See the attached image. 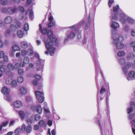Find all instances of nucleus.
Returning a JSON list of instances; mask_svg holds the SVG:
<instances>
[{"label": "nucleus", "mask_w": 135, "mask_h": 135, "mask_svg": "<svg viewBox=\"0 0 135 135\" xmlns=\"http://www.w3.org/2000/svg\"><path fill=\"white\" fill-rule=\"evenodd\" d=\"M39 30L43 34L47 33L48 38L44 40L45 46L47 50L45 52V54L48 55L49 52L51 56H53L56 49L55 46H58L59 45L57 39L54 37L51 30H49L47 32L46 28H44L42 30V26L40 24L39 26Z\"/></svg>", "instance_id": "f257e3e1"}, {"label": "nucleus", "mask_w": 135, "mask_h": 135, "mask_svg": "<svg viewBox=\"0 0 135 135\" xmlns=\"http://www.w3.org/2000/svg\"><path fill=\"white\" fill-rule=\"evenodd\" d=\"M125 52L123 51H120L117 53V56L119 57H123L125 55Z\"/></svg>", "instance_id": "bb28decb"}, {"label": "nucleus", "mask_w": 135, "mask_h": 135, "mask_svg": "<svg viewBox=\"0 0 135 135\" xmlns=\"http://www.w3.org/2000/svg\"><path fill=\"white\" fill-rule=\"evenodd\" d=\"M32 83L35 86H37V80H35L33 81Z\"/></svg>", "instance_id": "0e129e2a"}, {"label": "nucleus", "mask_w": 135, "mask_h": 135, "mask_svg": "<svg viewBox=\"0 0 135 135\" xmlns=\"http://www.w3.org/2000/svg\"><path fill=\"white\" fill-rule=\"evenodd\" d=\"M8 121H6L2 123L0 125V131L2 130V127H6L8 124Z\"/></svg>", "instance_id": "b1692460"}, {"label": "nucleus", "mask_w": 135, "mask_h": 135, "mask_svg": "<svg viewBox=\"0 0 135 135\" xmlns=\"http://www.w3.org/2000/svg\"><path fill=\"white\" fill-rule=\"evenodd\" d=\"M112 36L113 43L116 48L118 50L123 49L124 45L122 42L124 40L122 36L118 33H115L113 34Z\"/></svg>", "instance_id": "f03ea898"}, {"label": "nucleus", "mask_w": 135, "mask_h": 135, "mask_svg": "<svg viewBox=\"0 0 135 135\" xmlns=\"http://www.w3.org/2000/svg\"><path fill=\"white\" fill-rule=\"evenodd\" d=\"M26 127L25 124H23L22 125V128H21V131L22 132H24L25 131V129Z\"/></svg>", "instance_id": "4d7b16f0"}, {"label": "nucleus", "mask_w": 135, "mask_h": 135, "mask_svg": "<svg viewBox=\"0 0 135 135\" xmlns=\"http://www.w3.org/2000/svg\"><path fill=\"white\" fill-rule=\"evenodd\" d=\"M29 29V26L28 24L27 23L25 24L24 26V30L26 31V35L27 34V31Z\"/></svg>", "instance_id": "e433bc0d"}, {"label": "nucleus", "mask_w": 135, "mask_h": 135, "mask_svg": "<svg viewBox=\"0 0 135 135\" xmlns=\"http://www.w3.org/2000/svg\"><path fill=\"white\" fill-rule=\"evenodd\" d=\"M17 10V8L15 7L13 8L8 7L7 8V12L10 15H13L15 13Z\"/></svg>", "instance_id": "9d476101"}, {"label": "nucleus", "mask_w": 135, "mask_h": 135, "mask_svg": "<svg viewBox=\"0 0 135 135\" xmlns=\"http://www.w3.org/2000/svg\"><path fill=\"white\" fill-rule=\"evenodd\" d=\"M35 56L38 58V60L36 62V71L42 72L43 70L44 65L41 61L39 59V55L37 53L35 54Z\"/></svg>", "instance_id": "20e7f679"}, {"label": "nucleus", "mask_w": 135, "mask_h": 135, "mask_svg": "<svg viewBox=\"0 0 135 135\" xmlns=\"http://www.w3.org/2000/svg\"><path fill=\"white\" fill-rule=\"evenodd\" d=\"M119 61L122 64H123L125 62V60L123 58H121L119 60Z\"/></svg>", "instance_id": "13d9d810"}, {"label": "nucleus", "mask_w": 135, "mask_h": 135, "mask_svg": "<svg viewBox=\"0 0 135 135\" xmlns=\"http://www.w3.org/2000/svg\"><path fill=\"white\" fill-rule=\"evenodd\" d=\"M128 80H130L135 79V72L134 71H131L128 73V75L127 77Z\"/></svg>", "instance_id": "9b49d317"}, {"label": "nucleus", "mask_w": 135, "mask_h": 135, "mask_svg": "<svg viewBox=\"0 0 135 135\" xmlns=\"http://www.w3.org/2000/svg\"><path fill=\"white\" fill-rule=\"evenodd\" d=\"M21 62L20 64L18 63H16L15 65V68L16 69H17L19 68L20 66L22 67L21 65Z\"/></svg>", "instance_id": "79ce46f5"}, {"label": "nucleus", "mask_w": 135, "mask_h": 135, "mask_svg": "<svg viewBox=\"0 0 135 135\" xmlns=\"http://www.w3.org/2000/svg\"><path fill=\"white\" fill-rule=\"evenodd\" d=\"M27 124L29 125H30L32 123V121L31 119H28L27 120Z\"/></svg>", "instance_id": "69168bd1"}, {"label": "nucleus", "mask_w": 135, "mask_h": 135, "mask_svg": "<svg viewBox=\"0 0 135 135\" xmlns=\"http://www.w3.org/2000/svg\"><path fill=\"white\" fill-rule=\"evenodd\" d=\"M131 66V64L129 62H128L125 64L124 67L122 68V70L123 72L126 73L128 71V69Z\"/></svg>", "instance_id": "ddd939ff"}, {"label": "nucleus", "mask_w": 135, "mask_h": 135, "mask_svg": "<svg viewBox=\"0 0 135 135\" xmlns=\"http://www.w3.org/2000/svg\"><path fill=\"white\" fill-rule=\"evenodd\" d=\"M20 117L23 119L24 118L25 114L24 112L22 111H20L19 112Z\"/></svg>", "instance_id": "f704fd0d"}, {"label": "nucleus", "mask_w": 135, "mask_h": 135, "mask_svg": "<svg viewBox=\"0 0 135 135\" xmlns=\"http://www.w3.org/2000/svg\"><path fill=\"white\" fill-rule=\"evenodd\" d=\"M45 113L46 114H49L50 113V112L49 110V108L47 107H44V108Z\"/></svg>", "instance_id": "49530a36"}, {"label": "nucleus", "mask_w": 135, "mask_h": 135, "mask_svg": "<svg viewBox=\"0 0 135 135\" xmlns=\"http://www.w3.org/2000/svg\"><path fill=\"white\" fill-rule=\"evenodd\" d=\"M8 69L10 70H13L14 68V67L13 64L11 63H9L7 65Z\"/></svg>", "instance_id": "c756f323"}, {"label": "nucleus", "mask_w": 135, "mask_h": 135, "mask_svg": "<svg viewBox=\"0 0 135 135\" xmlns=\"http://www.w3.org/2000/svg\"><path fill=\"white\" fill-rule=\"evenodd\" d=\"M11 84L13 87H15L17 86V83L16 80H13L12 81Z\"/></svg>", "instance_id": "473e14b6"}, {"label": "nucleus", "mask_w": 135, "mask_h": 135, "mask_svg": "<svg viewBox=\"0 0 135 135\" xmlns=\"http://www.w3.org/2000/svg\"><path fill=\"white\" fill-rule=\"evenodd\" d=\"M19 9L22 12H24V9L21 6L20 7H19Z\"/></svg>", "instance_id": "680f3d73"}, {"label": "nucleus", "mask_w": 135, "mask_h": 135, "mask_svg": "<svg viewBox=\"0 0 135 135\" xmlns=\"http://www.w3.org/2000/svg\"><path fill=\"white\" fill-rule=\"evenodd\" d=\"M23 78L22 76H20L18 78V81L19 83H22L23 81Z\"/></svg>", "instance_id": "ea45409f"}, {"label": "nucleus", "mask_w": 135, "mask_h": 135, "mask_svg": "<svg viewBox=\"0 0 135 135\" xmlns=\"http://www.w3.org/2000/svg\"><path fill=\"white\" fill-rule=\"evenodd\" d=\"M55 24V22L54 21H50L48 24V27L50 28Z\"/></svg>", "instance_id": "4c0bfd02"}, {"label": "nucleus", "mask_w": 135, "mask_h": 135, "mask_svg": "<svg viewBox=\"0 0 135 135\" xmlns=\"http://www.w3.org/2000/svg\"><path fill=\"white\" fill-rule=\"evenodd\" d=\"M32 128L30 126H28L26 128V131L28 133H30L31 131Z\"/></svg>", "instance_id": "de8ad7c7"}, {"label": "nucleus", "mask_w": 135, "mask_h": 135, "mask_svg": "<svg viewBox=\"0 0 135 135\" xmlns=\"http://www.w3.org/2000/svg\"><path fill=\"white\" fill-rule=\"evenodd\" d=\"M130 105L131 108H128L127 109L128 113L131 112L133 110V109L135 108V103L133 102H132L130 103Z\"/></svg>", "instance_id": "dca6fc26"}, {"label": "nucleus", "mask_w": 135, "mask_h": 135, "mask_svg": "<svg viewBox=\"0 0 135 135\" xmlns=\"http://www.w3.org/2000/svg\"><path fill=\"white\" fill-rule=\"evenodd\" d=\"M3 61L4 62H8L9 60L8 57L7 55H5L4 57H3Z\"/></svg>", "instance_id": "09e8293b"}, {"label": "nucleus", "mask_w": 135, "mask_h": 135, "mask_svg": "<svg viewBox=\"0 0 135 135\" xmlns=\"http://www.w3.org/2000/svg\"><path fill=\"white\" fill-rule=\"evenodd\" d=\"M13 105L15 107L18 108L21 107L22 106L23 104L21 101L17 100L14 102Z\"/></svg>", "instance_id": "4468645a"}, {"label": "nucleus", "mask_w": 135, "mask_h": 135, "mask_svg": "<svg viewBox=\"0 0 135 135\" xmlns=\"http://www.w3.org/2000/svg\"><path fill=\"white\" fill-rule=\"evenodd\" d=\"M30 61L29 58L28 56H25L23 58V62H21V65L22 67H23L25 64H28Z\"/></svg>", "instance_id": "f8f14e48"}, {"label": "nucleus", "mask_w": 135, "mask_h": 135, "mask_svg": "<svg viewBox=\"0 0 135 135\" xmlns=\"http://www.w3.org/2000/svg\"><path fill=\"white\" fill-rule=\"evenodd\" d=\"M13 21L12 18L10 16H7L4 19V22L7 24H10Z\"/></svg>", "instance_id": "2eb2a0df"}, {"label": "nucleus", "mask_w": 135, "mask_h": 135, "mask_svg": "<svg viewBox=\"0 0 135 135\" xmlns=\"http://www.w3.org/2000/svg\"><path fill=\"white\" fill-rule=\"evenodd\" d=\"M129 29V27L127 26H125L123 28V30L125 31H127Z\"/></svg>", "instance_id": "774afa93"}, {"label": "nucleus", "mask_w": 135, "mask_h": 135, "mask_svg": "<svg viewBox=\"0 0 135 135\" xmlns=\"http://www.w3.org/2000/svg\"><path fill=\"white\" fill-rule=\"evenodd\" d=\"M11 32L10 30L8 29L7 30L6 33V35L7 36L9 35L10 33Z\"/></svg>", "instance_id": "e2e57ef3"}, {"label": "nucleus", "mask_w": 135, "mask_h": 135, "mask_svg": "<svg viewBox=\"0 0 135 135\" xmlns=\"http://www.w3.org/2000/svg\"><path fill=\"white\" fill-rule=\"evenodd\" d=\"M34 77L37 80H39L41 78V76L38 74H36L35 75Z\"/></svg>", "instance_id": "8fccbe9b"}, {"label": "nucleus", "mask_w": 135, "mask_h": 135, "mask_svg": "<svg viewBox=\"0 0 135 135\" xmlns=\"http://www.w3.org/2000/svg\"><path fill=\"white\" fill-rule=\"evenodd\" d=\"M1 91L2 93L4 95V99L7 100H9L10 99L9 95L10 93V89L7 87L4 86L3 87Z\"/></svg>", "instance_id": "39448f33"}, {"label": "nucleus", "mask_w": 135, "mask_h": 135, "mask_svg": "<svg viewBox=\"0 0 135 135\" xmlns=\"http://www.w3.org/2000/svg\"><path fill=\"white\" fill-rule=\"evenodd\" d=\"M114 1L113 0H109V1L108 4L110 7H111V5L113 2Z\"/></svg>", "instance_id": "bf43d9fd"}, {"label": "nucleus", "mask_w": 135, "mask_h": 135, "mask_svg": "<svg viewBox=\"0 0 135 135\" xmlns=\"http://www.w3.org/2000/svg\"><path fill=\"white\" fill-rule=\"evenodd\" d=\"M9 54L10 56L12 57L14 56V53L13 50H10L9 52Z\"/></svg>", "instance_id": "864d4df0"}, {"label": "nucleus", "mask_w": 135, "mask_h": 135, "mask_svg": "<svg viewBox=\"0 0 135 135\" xmlns=\"http://www.w3.org/2000/svg\"><path fill=\"white\" fill-rule=\"evenodd\" d=\"M12 50L13 51H19L20 50L19 47L17 45H14L12 47Z\"/></svg>", "instance_id": "4be33fe9"}, {"label": "nucleus", "mask_w": 135, "mask_h": 135, "mask_svg": "<svg viewBox=\"0 0 135 135\" xmlns=\"http://www.w3.org/2000/svg\"><path fill=\"white\" fill-rule=\"evenodd\" d=\"M5 55V54L4 51H0V58L2 59L3 58V57H4Z\"/></svg>", "instance_id": "c03bdc74"}, {"label": "nucleus", "mask_w": 135, "mask_h": 135, "mask_svg": "<svg viewBox=\"0 0 135 135\" xmlns=\"http://www.w3.org/2000/svg\"><path fill=\"white\" fill-rule=\"evenodd\" d=\"M119 8V6L118 5H117L113 7V11L115 13V15L113 16H112V20H116L118 19V18L116 16L118 14H120V12H121L122 11H120L119 10H118H118Z\"/></svg>", "instance_id": "0eeeda50"}, {"label": "nucleus", "mask_w": 135, "mask_h": 135, "mask_svg": "<svg viewBox=\"0 0 135 135\" xmlns=\"http://www.w3.org/2000/svg\"><path fill=\"white\" fill-rule=\"evenodd\" d=\"M36 110L38 113L41 114L42 112V108L40 105H38L36 107Z\"/></svg>", "instance_id": "aec40b11"}, {"label": "nucleus", "mask_w": 135, "mask_h": 135, "mask_svg": "<svg viewBox=\"0 0 135 135\" xmlns=\"http://www.w3.org/2000/svg\"><path fill=\"white\" fill-rule=\"evenodd\" d=\"M111 27L115 30H116L117 28L119 26V24L115 22L112 21L111 25Z\"/></svg>", "instance_id": "a211bd4d"}, {"label": "nucleus", "mask_w": 135, "mask_h": 135, "mask_svg": "<svg viewBox=\"0 0 135 135\" xmlns=\"http://www.w3.org/2000/svg\"><path fill=\"white\" fill-rule=\"evenodd\" d=\"M128 19L127 21L131 24H133L134 23L135 21L131 17L128 16L127 17Z\"/></svg>", "instance_id": "c85d7f7f"}, {"label": "nucleus", "mask_w": 135, "mask_h": 135, "mask_svg": "<svg viewBox=\"0 0 135 135\" xmlns=\"http://www.w3.org/2000/svg\"><path fill=\"white\" fill-rule=\"evenodd\" d=\"M131 34L132 36H135V31L133 29H131Z\"/></svg>", "instance_id": "5fc2aeb1"}, {"label": "nucleus", "mask_w": 135, "mask_h": 135, "mask_svg": "<svg viewBox=\"0 0 135 135\" xmlns=\"http://www.w3.org/2000/svg\"><path fill=\"white\" fill-rule=\"evenodd\" d=\"M34 53V52L32 48H31L28 49L27 51V54L28 56H32Z\"/></svg>", "instance_id": "393cba45"}, {"label": "nucleus", "mask_w": 135, "mask_h": 135, "mask_svg": "<svg viewBox=\"0 0 135 135\" xmlns=\"http://www.w3.org/2000/svg\"><path fill=\"white\" fill-rule=\"evenodd\" d=\"M1 12L2 13H6L7 12V9H6V8H3L1 10Z\"/></svg>", "instance_id": "052dcab7"}, {"label": "nucleus", "mask_w": 135, "mask_h": 135, "mask_svg": "<svg viewBox=\"0 0 135 135\" xmlns=\"http://www.w3.org/2000/svg\"><path fill=\"white\" fill-rule=\"evenodd\" d=\"M38 124L40 126H46V122L42 120L38 122Z\"/></svg>", "instance_id": "7c9ffc66"}, {"label": "nucleus", "mask_w": 135, "mask_h": 135, "mask_svg": "<svg viewBox=\"0 0 135 135\" xmlns=\"http://www.w3.org/2000/svg\"><path fill=\"white\" fill-rule=\"evenodd\" d=\"M7 69V67L6 65H3L0 68L1 71L2 73L5 72Z\"/></svg>", "instance_id": "2f4dec72"}, {"label": "nucleus", "mask_w": 135, "mask_h": 135, "mask_svg": "<svg viewBox=\"0 0 135 135\" xmlns=\"http://www.w3.org/2000/svg\"><path fill=\"white\" fill-rule=\"evenodd\" d=\"M20 92L18 93V96L20 97H22L23 95L26 94L27 93V89L24 86H21L20 88Z\"/></svg>", "instance_id": "1a4fd4ad"}, {"label": "nucleus", "mask_w": 135, "mask_h": 135, "mask_svg": "<svg viewBox=\"0 0 135 135\" xmlns=\"http://www.w3.org/2000/svg\"><path fill=\"white\" fill-rule=\"evenodd\" d=\"M7 3V1L6 0H0V3L1 4H6Z\"/></svg>", "instance_id": "603ef678"}, {"label": "nucleus", "mask_w": 135, "mask_h": 135, "mask_svg": "<svg viewBox=\"0 0 135 135\" xmlns=\"http://www.w3.org/2000/svg\"><path fill=\"white\" fill-rule=\"evenodd\" d=\"M132 129L134 134H135V129L134 128V127L135 128V120H134L132 122Z\"/></svg>", "instance_id": "cd10ccee"}, {"label": "nucleus", "mask_w": 135, "mask_h": 135, "mask_svg": "<svg viewBox=\"0 0 135 135\" xmlns=\"http://www.w3.org/2000/svg\"><path fill=\"white\" fill-rule=\"evenodd\" d=\"M29 16L30 18L32 19H33L34 17L33 13L32 10V9L30 10L29 13Z\"/></svg>", "instance_id": "c9c22d12"}, {"label": "nucleus", "mask_w": 135, "mask_h": 135, "mask_svg": "<svg viewBox=\"0 0 135 135\" xmlns=\"http://www.w3.org/2000/svg\"><path fill=\"white\" fill-rule=\"evenodd\" d=\"M23 33L22 30H18L17 32V35L18 37L20 38H22L23 36Z\"/></svg>", "instance_id": "5701e85b"}, {"label": "nucleus", "mask_w": 135, "mask_h": 135, "mask_svg": "<svg viewBox=\"0 0 135 135\" xmlns=\"http://www.w3.org/2000/svg\"><path fill=\"white\" fill-rule=\"evenodd\" d=\"M21 47L25 49L28 46V44L27 42L25 41H22L20 43Z\"/></svg>", "instance_id": "6ab92c4d"}, {"label": "nucleus", "mask_w": 135, "mask_h": 135, "mask_svg": "<svg viewBox=\"0 0 135 135\" xmlns=\"http://www.w3.org/2000/svg\"><path fill=\"white\" fill-rule=\"evenodd\" d=\"M16 24L17 25L13 24L11 25L10 29L11 32H15L21 27V24L19 22H17Z\"/></svg>", "instance_id": "423d86ee"}, {"label": "nucleus", "mask_w": 135, "mask_h": 135, "mask_svg": "<svg viewBox=\"0 0 135 135\" xmlns=\"http://www.w3.org/2000/svg\"><path fill=\"white\" fill-rule=\"evenodd\" d=\"M135 57V55L132 52L128 53L126 56L127 59L128 60H130L133 59Z\"/></svg>", "instance_id": "f3484780"}, {"label": "nucleus", "mask_w": 135, "mask_h": 135, "mask_svg": "<svg viewBox=\"0 0 135 135\" xmlns=\"http://www.w3.org/2000/svg\"><path fill=\"white\" fill-rule=\"evenodd\" d=\"M12 77H7L6 79V83L8 85L11 84L12 81Z\"/></svg>", "instance_id": "412c9836"}, {"label": "nucleus", "mask_w": 135, "mask_h": 135, "mask_svg": "<svg viewBox=\"0 0 135 135\" xmlns=\"http://www.w3.org/2000/svg\"><path fill=\"white\" fill-rule=\"evenodd\" d=\"M75 26V25H73L71 27H69L71 30V31L69 35H68L67 36H66L65 39V41H66L69 39H72L74 38L75 35V34L74 31H75V33L76 34H79V35L80 36L81 32L79 31L78 28H75L74 29V28Z\"/></svg>", "instance_id": "7ed1b4c3"}, {"label": "nucleus", "mask_w": 135, "mask_h": 135, "mask_svg": "<svg viewBox=\"0 0 135 135\" xmlns=\"http://www.w3.org/2000/svg\"><path fill=\"white\" fill-rule=\"evenodd\" d=\"M27 51L25 49H23L21 51V55L22 56H25L26 55Z\"/></svg>", "instance_id": "a19ab883"}, {"label": "nucleus", "mask_w": 135, "mask_h": 135, "mask_svg": "<svg viewBox=\"0 0 135 135\" xmlns=\"http://www.w3.org/2000/svg\"><path fill=\"white\" fill-rule=\"evenodd\" d=\"M18 73L20 75H23L24 73L23 70L22 69H19L18 70Z\"/></svg>", "instance_id": "3c124183"}, {"label": "nucleus", "mask_w": 135, "mask_h": 135, "mask_svg": "<svg viewBox=\"0 0 135 135\" xmlns=\"http://www.w3.org/2000/svg\"><path fill=\"white\" fill-rule=\"evenodd\" d=\"M105 92V88H101L100 91V93L101 94H103Z\"/></svg>", "instance_id": "6e6d98bb"}, {"label": "nucleus", "mask_w": 135, "mask_h": 135, "mask_svg": "<svg viewBox=\"0 0 135 135\" xmlns=\"http://www.w3.org/2000/svg\"><path fill=\"white\" fill-rule=\"evenodd\" d=\"M38 101L40 103H42L44 101V96H40V97H39L37 98Z\"/></svg>", "instance_id": "72a5a7b5"}, {"label": "nucleus", "mask_w": 135, "mask_h": 135, "mask_svg": "<svg viewBox=\"0 0 135 135\" xmlns=\"http://www.w3.org/2000/svg\"><path fill=\"white\" fill-rule=\"evenodd\" d=\"M21 132V130L20 128H17L15 131V133L17 135L19 134Z\"/></svg>", "instance_id": "37998d69"}, {"label": "nucleus", "mask_w": 135, "mask_h": 135, "mask_svg": "<svg viewBox=\"0 0 135 135\" xmlns=\"http://www.w3.org/2000/svg\"><path fill=\"white\" fill-rule=\"evenodd\" d=\"M41 117L40 115L38 114H37L35 115V120L36 121H37L40 119Z\"/></svg>", "instance_id": "58836bf2"}, {"label": "nucleus", "mask_w": 135, "mask_h": 135, "mask_svg": "<svg viewBox=\"0 0 135 135\" xmlns=\"http://www.w3.org/2000/svg\"><path fill=\"white\" fill-rule=\"evenodd\" d=\"M35 94L37 98L40 97V96H44V94L42 92L38 91H35Z\"/></svg>", "instance_id": "a878e982"}, {"label": "nucleus", "mask_w": 135, "mask_h": 135, "mask_svg": "<svg viewBox=\"0 0 135 135\" xmlns=\"http://www.w3.org/2000/svg\"><path fill=\"white\" fill-rule=\"evenodd\" d=\"M120 18L121 22L125 24L127 21L128 19L127 17L128 16L126 15L122 12H120Z\"/></svg>", "instance_id": "6e6552de"}, {"label": "nucleus", "mask_w": 135, "mask_h": 135, "mask_svg": "<svg viewBox=\"0 0 135 135\" xmlns=\"http://www.w3.org/2000/svg\"><path fill=\"white\" fill-rule=\"evenodd\" d=\"M6 74L7 75V77H12L13 76V73L9 71H7L6 72Z\"/></svg>", "instance_id": "a18cd8bd"}, {"label": "nucleus", "mask_w": 135, "mask_h": 135, "mask_svg": "<svg viewBox=\"0 0 135 135\" xmlns=\"http://www.w3.org/2000/svg\"><path fill=\"white\" fill-rule=\"evenodd\" d=\"M48 124L49 126H51L52 125V121L50 120H49L48 121Z\"/></svg>", "instance_id": "338daca9"}]
</instances>
